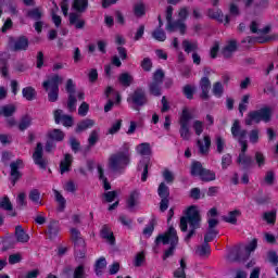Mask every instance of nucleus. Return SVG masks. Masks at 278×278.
<instances>
[{"label": "nucleus", "mask_w": 278, "mask_h": 278, "mask_svg": "<svg viewBox=\"0 0 278 278\" xmlns=\"http://www.w3.org/2000/svg\"><path fill=\"white\" fill-rule=\"evenodd\" d=\"M267 257H268V262H270V264H273V266H277L278 265L277 252L269 251L268 254H267Z\"/></svg>", "instance_id": "338daca9"}, {"label": "nucleus", "mask_w": 278, "mask_h": 278, "mask_svg": "<svg viewBox=\"0 0 278 278\" xmlns=\"http://www.w3.org/2000/svg\"><path fill=\"white\" fill-rule=\"evenodd\" d=\"M192 128L195 131V136H201L203 134V122L197 119L193 122Z\"/></svg>", "instance_id": "052dcab7"}, {"label": "nucleus", "mask_w": 278, "mask_h": 278, "mask_svg": "<svg viewBox=\"0 0 278 278\" xmlns=\"http://www.w3.org/2000/svg\"><path fill=\"white\" fill-rule=\"evenodd\" d=\"M223 92H225V88L223 87V84L220 81H217L213 85V94L215 97H223Z\"/></svg>", "instance_id": "09e8293b"}, {"label": "nucleus", "mask_w": 278, "mask_h": 278, "mask_svg": "<svg viewBox=\"0 0 278 278\" xmlns=\"http://www.w3.org/2000/svg\"><path fill=\"white\" fill-rule=\"evenodd\" d=\"M160 242L163 244L170 243L169 249L164 252L163 260L166 261L168 257H173V255H175V249H177V244H179V237L177 236L175 227L170 226L165 233L159 235L155 239V243L159 244Z\"/></svg>", "instance_id": "f03ea898"}, {"label": "nucleus", "mask_w": 278, "mask_h": 278, "mask_svg": "<svg viewBox=\"0 0 278 278\" xmlns=\"http://www.w3.org/2000/svg\"><path fill=\"white\" fill-rule=\"evenodd\" d=\"M144 261H146V256H144V252H139L136 257H135V263L134 265L137 267V268H140V266H142V264H144Z\"/></svg>", "instance_id": "bf43d9fd"}, {"label": "nucleus", "mask_w": 278, "mask_h": 278, "mask_svg": "<svg viewBox=\"0 0 278 278\" xmlns=\"http://www.w3.org/2000/svg\"><path fill=\"white\" fill-rule=\"evenodd\" d=\"M28 199L33 201V203H39V205H42V201H40V191L38 189L30 190Z\"/></svg>", "instance_id": "ea45409f"}, {"label": "nucleus", "mask_w": 278, "mask_h": 278, "mask_svg": "<svg viewBox=\"0 0 278 278\" xmlns=\"http://www.w3.org/2000/svg\"><path fill=\"white\" fill-rule=\"evenodd\" d=\"M195 90H197V88H194L191 85H186L182 88V92H184L185 97H187L188 99H193L194 98Z\"/></svg>", "instance_id": "49530a36"}, {"label": "nucleus", "mask_w": 278, "mask_h": 278, "mask_svg": "<svg viewBox=\"0 0 278 278\" xmlns=\"http://www.w3.org/2000/svg\"><path fill=\"white\" fill-rule=\"evenodd\" d=\"M237 164L243 170H249V168H253L255 166V161L253 160V156H251V155L239 154V156L237 159Z\"/></svg>", "instance_id": "ddd939ff"}, {"label": "nucleus", "mask_w": 278, "mask_h": 278, "mask_svg": "<svg viewBox=\"0 0 278 278\" xmlns=\"http://www.w3.org/2000/svg\"><path fill=\"white\" fill-rule=\"evenodd\" d=\"M228 166H231V154H225L222 157V167L226 169Z\"/></svg>", "instance_id": "774afa93"}, {"label": "nucleus", "mask_w": 278, "mask_h": 278, "mask_svg": "<svg viewBox=\"0 0 278 278\" xmlns=\"http://www.w3.org/2000/svg\"><path fill=\"white\" fill-rule=\"evenodd\" d=\"M54 197L55 201L59 203L58 210L59 212H62L66 207V199H64V195H62L58 190H54Z\"/></svg>", "instance_id": "7c9ffc66"}, {"label": "nucleus", "mask_w": 278, "mask_h": 278, "mask_svg": "<svg viewBox=\"0 0 278 278\" xmlns=\"http://www.w3.org/2000/svg\"><path fill=\"white\" fill-rule=\"evenodd\" d=\"M215 144L217 147V153H223V151H225V139H223V137L217 136L215 139Z\"/></svg>", "instance_id": "680f3d73"}, {"label": "nucleus", "mask_w": 278, "mask_h": 278, "mask_svg": "<svg viewBox=\"0 0 278 278\" xmlns=\"http://www.w3.org/2000/svg\"><path fill=\"white\" fill-rule=\"evenodd\" d=\"M270 123L273 121V109L265 106L261 110L251 111L245 118V125L251 126L254 123Z\"/></svg>", "instance_id": "39448f33"}, {"label": "nucleus", "mask_w": 278, "mask_h": 278, "mask_svg": "<svg viewBox=\"0 0 278 278\" xmlns=\"http://www.w3.org/2000/svg\"><path fill=\"white\" fill-rule=\"evenodd\" d=\"M9 49L14 52L27 51L29 49V38L26 36L9 37Z\"/></svg>", "instance_id": "1a4fd4ad"}, {"label": "nucleus", "mask_w": 278, "mask_h": 278, "mask_svg": "<svg viewBox=\"0 0 278 278\" xmlns=\"http://www.w3.org/2000/svg\"><path fill=\"white\" fill-rule=\"evenodd\" d=\"M74 278H86V267L79 265L74 269Z\"/></svg>", "instance_id": "603ef678"}, {"label": "nucleus", "mask_w": 278, "mask_h": 278, "mask_svg": "<svg viewBox=\"0 0 278 278\" xmlns=\"http://www.w3.org/2000/svg\"><path fill=\"white\" fill-rule=\"evenodd\" d=\"M80 16L79 13H70V25H75L76 29H84L86 21L79 20Z\"/></svg>", "instance_id": "a211bd4d"}, {"label": "nucleus", "mask_w": 278, "mask_h": 278, "mask_svg": "<svg viewBox=\"0 0 278 278\" xmlns=\"http://www.w3.org/2000/svg\"><path fill=\"white\" fill-rule=\"evenodd\" d=\"M136 201H138V192L132 191L130 193L129 199L127 200V207H129V208L136 207Z\"/></svg>", "instance_id": "4d7b16f0"}, {"label": "nucleus", "mask_w": 278, "mask_h": 278, "mask_svg": "<svg viewBox=\"0 0 278 278\" xmlns=\"http://www.w3.org/2000/svg\"><path fill=\"white\" fill-rule=\"evenodd\" d=\"M127 102L132 105L134 110H139V108H142L149 103V98H147V92H144V89L139 87L128 96Z\"/></svg>", "instance_id": "6e6552de"}, {"label": "nucleus", "mask_w": 278, "mask_h": 278, "mask_svg": "<svg viewBox=\"0 0 278 278\" xmlns=\"http://www.w3.org/2000/svg\"><path fill=\"white\" fill-rule=\"evenodd\" d=\"M164 77H165L164 71L163 70H156L153 74L152 83L162 85V84H164Z\"/></svg>", "instance_id": "79ce46f5"}, {"label": "nucleus", "mask_w": 278, "mask_h": 278, "mask_svg": "<svg viewBox=\"0 0 278 278\" xmlns=\"http://www.w3.org/2000/svg\"><path fill=\"white\" fill-rule=\"evenodd\" d=\"M123 126V119H117L112 126L109 128L108 134L114 136V134H118L121 131V127Z\"/></svg>", "instance_id": "c03bdc74"}, {"label": "nucleus", "mask_w": 278, "mask_h": 278, "mask_svg": "<svg viewBox=\"0 0 278 278\" xmlns=\"http://www.w3.org/2000/svg\"><path fill=\"white\" fill-rule=\"evenodd\" d=\"M182 48L185 49L186 53H191V51H197L199 49V43L190 42V40L185 39L182 41Z\"/></svg>", "instance_id": "473e14b6"}, {"label": "nucleus", "mask_w": 278, "mask_h": 278, "mask_svg": "<svg viewBox=\"0 0 278 278\" xmlns=\"http://www.w3.org/2000/svg\"><path fill=\"white\" fill-rule=\"evenodd\" d=\"M191 175L193 177H200L201 181H216V173L212 169L203 167V164L199 161H194L191 164Z\"/></svg>", "instance_id": "423d86ee"}, {"label": "nucleus", "mask_w": 278, "mask_h": 278, "mask_svg": "<svg viewBox=\"0 0 278 278\" xmlns=\"http://www.w3.org/2000/svg\"><path fill=\"white\" fill-rule=\"evenodd\" d=\"M71 233H72V240L74 242V247L78 244L79 247H84L86 241L84 240V238H81V232L77 228H72Z\"/></svg>", "instance_id": "4be33fe9"}, {"label": "nucleus", "mask_w": 278, "mask_h": 278, "mask_svg": "<svg viewBox=\"0 0 278 278\" xmlns=\"http://www.w3.org/2000/svg\"><path fill=\"white\" fill-rule=\"evenodd\" d=\"M188 224L190 230L185 237V242H190V240L197 236V229H201V212H199L194 205L189 206L186 211V215L180 217V231L186 233V231H188Z\"/></svg>", "instance_id": "f257e3e1"}, {"label": "nucleus", "mask_w": 278, "mask_h": 278, "mask_svg": "<svg viewBox=\"0 0 278 278\" xmlns=\"http://www.w3.org/2000/svg\"><path fill=\"white\" fill-rule=\"evenodd\" d=\"M152 37L159 42H164V40H166V33L162 28H157L152 31Z\"/></svg>", "instance_id": "a19ab883"}, {"label": "nucleus", "mask_w": 278, "mask_h": 278, "mask_svg": "<svg viewBox=\"0 0 278 278\" xmlns=\"http://www.w3.org/2000/svg\"><path fill=\"white\" fill-rule=\"evenodd\" d=\"M264 181L267 186H273L275 184V172L268 170L265 175Z\"/></svg>", "instance_id": "0e129e2a"}, {"label": "nucleus", "mask_w": 278, "mask_h": 278, "mask_svg": "<svg viewBox=\"0 0 278 278\" xmlns=\"http://www.w3.org/2000/svg\"><path fill=\"white\" fill-rule=\"evenodd\" d=\"M74 249L79 260H84V257H86V243H84V245H74Z\"/></svg>", "instance_id": "8fccbe9b"}, {"label": "nucleus", "mask_w": 278, "mask_h": 278, "mask_svg": "<svg viewBox=\"0 0 278 278\" xmlns=\"http://www.w3.org/2000/svg\"><path fill=\"white\" fill-rule=\"evenodd\" d=\"M195 253H197L200 257H205V255H210V253H211L210 243L204 242V244H202L200 248H198V250L195 251Z\"/></svg>", "instance_id": "58836bf2"}, {"label": "nucleus", "mask_w": 278, "mask_h": 278, "mask_svg": "<svg viewBox=\"0 0 278 278\" xmlns=\"http://www.w3.org/2000/svg\"><path fill=\"white\" fill-rule=\"evenodd\" d=\"M73 8L81 14L88 10V0H74Z\"/></svg>", "instance_id": "cd10ccee"}, {"label": "nucleus", "mask_w": 278, "mask_h": 278, "mask_svg": "<svg viewBox=\"0 0 278 278\" xmlns=\"http://www.w3.org/2000/svg\"><path fill=\"white\" fill-rule=\"evenodd\" d=\"M42 155H43L42 143L38 142L35 148V152L33 153V160H34L35 164H37V166H39L40 168H42L45 170L47 168L48 162L46 161L45 157H42Z\"/></svg>", "instance_id": "9d476101"}, {"label": "nucleus", "mask_w": 278, "mask_h": 278, "mask_svg": "<svg viewBox=\"0 0 278 278\" xmlns=\"http://www.w3.org/2000/svg\"><path fill=\"white\" fill-rule=\"evenodd\" d=\"M254 160L258 166V168H262L264 164H266V156H264V153L262 152H255Z\"/></svg>", "instance_id": "3c124183"}, {"label": "nucleus", "mask_w": 278, "mask_h": 278, "mask_svg": "<svg viewBox=\"0 0 278 278\" xmlns=\"http://www.w3.org/2000/svg\"><path fill=\"white\" fill-rule=\"evenodd\" d=\"M241 131H242V129L240 126V121L236 119L231 127V134H232L233 138H238V136Z\"/></svg>", "instance_id": "13d9d810"}, {"label": "nucleus", "mask_w": 278, "mask_h": 278, "mask_svg": "<svg viewBox=\"0 0 278 278\" xmlns=\"http://www.w3.org/2000/svg\"><path fill=\"white\" fill-rule=\"evenodd\" d=\"M90 127H94V121L92 119H84L77 124L76 134H80V131H86V129H90Z\"/></svg>", "instance_id": "393cba45"}, {"label": "nucleus", "mask_w": 278, "mask_h": 278, "mask_svg": "<svg viewBox=\"0 0 278 278\" xmlns=\"http://www.w3.org/2000/svg\"><path fill=\"white\" fill-rule=\"evenodd\" d=\"M149 90L153 97H162V84L152 81L149 84Z\"/></svg>", "instance_id": "c756f323"}, {"label": "nucleus", "mask_w": 278, "mask_h": 278, "mask_svg": "<svg viewBox=\"0 0 278 278\" xmlns=\"http://www.w3.org/2000/svg\"><path fill=\"white\" fill-rule=\"evenodd\" d=\"M0 208L5 210V212H12L13 206L10 198L8 195L3 197L0 201Z\"/></svg>", "instance_id": "4c0bfd02"}, {"label": "nucleus", "mask_w": 278, "mask_h": 278, "mask_svg": "<svg viewBox=\"0 0 278 278\" xmlns=\"http://www.w3.org/2000/svg\"><path fill=\"white\" fill-rule=\"evenodd\" d=\"M98 173H99V179L103 180L104 190H112V185H110V181H108V178L103 174V167L101 165H98Z\"/></svg>", "instance_id": "c9c22d12"}, {"label": "nucleus", "mask_w": 278, "mask_h": 278, "mask_svg": "<svg viewBox=\"0 0 278 278\" xmlns=\"http://www.w3.org/2000/svg\"><path fill=\"white\" fill-rule=\"evenodd\" d=\"M192 113H190L188 108H185L178 121L180 125L179 134L182 140H190L192 136V132L190 131V122L192 121Z\"/></svg>", "instance_id": "0eeeda50"}, {"label": "nucleus", "mask_w": 278, "mask_h": 278, "mask_svg": "<svg viewBox=\"0 0 278 278\" xmlns=\"http://www.w3.org/2000/svg\"><path fill=\"white\" fill-rule=\"evenodd\" d=\"M54 121L56 125L63 123L64 127H73V116L64 115V111L60 109L54 111Z\"/></svg>", "instance_id": "f8f14e48"}, {"label": "nucleus", "mask_w": 278, "mask_h": 278, "mask_svg": "<svg viewBox=\"0 0 278 278\" xmlns=\"http://www.w3.org/2000/svg\"><path fill=\"white\" fill-rule=\"evenodd\" d=\"M22 94L24 97V99H26V101H34V99H36V89H34V87H25L22 90Z\"/></svg>", "instance_id": "c85d7f7f"}, {"label": "nucleus", "mask_w": 278, "mask_h": 278, "mask_svg": "<svg viewBox=\"0 0 278 278\" xmlns=\"http://www.w3.org/2000/svg\"><path fill=\"white\" fill-rule=\"evenodd\" d=\"M45 233L48 236L49 240H53V238H56L58 233H60V224L55 220L50 222Z\"/></svg>", "instance_id": "f3484780"}, {"label": "nucleus", "mask_w": 278, "mask_h": 278, "mask_svg": "<svg viewBox=\"0 0 278 278\" xmlns=\"http://www.w3.org/2000/svg\"><path fill=\"white\" fill-rule=\"evenodd\" d=\"M62 81H64V79L60 77V75H54L43 81V89L48 92V100L51 103H55V101H58L60 96V84H62Z\"/></svg>", "instance_id": "20e7f679"}, {"label": "nucleus", "mask_w": 278, "mask_h": 278, "mask_svg": "<svg viewBox=\"0 0 278 278\" xmlns=\"http://www.w3.org/2000/svg\"><path fill=\"white\" fill-rule=\"evenodd\" d=\"M70 144L74 153H77L81 149V143L75 137L70 138Z\"/></svg>", "instance_id": "5fc2aeb1"}, {"label": "nucleus", "mask_w": 278, "mask_h": 278, "mask_svg": "<svg viewBox=\"0 0 278 278\" xmlns=\"http://www.w3.org/2000/svg\"><path fill=\"white\" fill-rule=\"evenodd\" d=\"M103 197H104L106 203H112L116 199V197H118V192L117 191H108V192L103 193Z\"/></svg>", "instance_id": "e2e57ef3"}, {"label": "nucleus", "mask_w": 278, "mask_h": 278, "mask_svg": "<svg viewBox=\"0 0 278 278\" xmlns=\"http://www.w3.org/2000/svg\"><path fill=\"white\" fill-rule=\"evenodd\" d=\"M131 162V153H129V148L125 151H118L109 157L108 166L113 173H119L125 170L129 163Z\"/></svg>", "instance_id": "7ed1b4c3"}, {"label": "nucleus", "mask_w": 278, "mask_h": 278, "mask_svg": "<svg viewBox=\"0 0 278 278\" xmlns=\"http://www.w3.org/2000/svg\"><path fill=\"white\" fill-rule=\"evenodd\" d=\"M208 16L210 18H214L215 21H218L219 23H223L224 18H225V15H223V11L220 10H213V9H210L208 10Z\"/></svg>", "instance_id": "e433bc0d"}, {"label": "nucleus", "mask_w": 278, "mask_h": 278, "mask_svg": "<svg viewBox=\"0 0 278 278\" xmlns=\"http://www.w3.org/2000/svg\"><path fill=\"white\" fill-rule=\"evenodd\" d=\"M157 192L161 199H168V197H170V190L168 189V186H166L165 182L160 184Z\"/></svg>", "instance_id": "f704fd0d"}, {"label": "nucleus", "mask_w": 278, "mask_h": 278, "mask_svg": "<svg viewBox=\"0 0 278 278\" xmlns=\"http://www.w3.org/2000/svg\"><path fill=\"white\" fill-rule=\"evenodd\" d=\"M141 68L146 71V73H149L151 68H153V62L149 58H144L141 61Z\"/></svg>", "instance_id": "6e6d98bb"}, {"label": "nucleus", "mask_w": 278, "mask_h": 278, "mask_svg": "<svg viewBox=\"0 0 278 278\" xmlns=\"http://www.w3.org/2000/svg\"><path fill=\"white\" fill-rule=\"evenodd\" d=\"M138 151L140 155H149L151 153V147L149 146V143H141L138 147Z\"/></svg>", "instance_id": "69168bd1"}, {"label": "nucleus", "mask_w": 278, "mask_h": 278, "mask_svg": "<svg viewBox=\"0 0 278 278\" xmlns=\"http://www.w3.org/2000/svg\"><path fill=\"white\" fill-rule=\"evenodd\" d=\"M228 262L232 263L233 262H242V258L240 257V251L233 250L231 251L228 256H227Z\"/></svg>", "instance_id": "de8ad7c7"}, {"label": "nucleus", "mask_w": 278, "mask_h": 278, "mask_svg": "<svg viewBox=\"0 0 278 278\" xmlns=\"http://www.w3.org/2000/svg\"><path fill=\"white\" fill-rule=\"evenodd\" d=\"M23 166L25 165L21 159H17L15 162L10 164L13 186H16V181L23 177V174L18 170V168H23Z\"/></svg>", "instance_id": "9b49d317"}, {"label": "nucleus", "mask_w": 278, "mask_h": 278, "mask_svg": "<svg viewBox=\"0 0 278 278\" xmlns=\"http://www.w3.org/2000/svg\"><path fill=\"white\" fill-rule=\"evenodd\" d=\"M64 131L58 128H54L48 132V138L50 140H55V142H62V140H64Z\"/></svg>", "instance_id": "5701e85b"}, {"label": "nucleus", "mask_w": 278, "mask_h": 278, "mask_svg": "<svg viewBox=\"0 0 278 278\" xmlns=\"http://www.w3.org/2000/svg\"><path fill=\"white\" fill-rule=\"evenodd\" d=\"M15 238L16 242H29V235L25 232V229H23V226H16L15 227Z\"/></svg>", "instance_id": "412c9836"}, {"label": "nucleus", "mask_w": 278, "mask_h": 278, "mask_svg": "<svg viewBox=\"0 0 278 278\" xmlns=\"http://www.w3.org/2000/svg\"><path fill=\"white\" fill-rule=\"evenodd\" d=\"M217 236H218V230L207 229L204 236V242L210 244V242H212V240H214V238H216Z\"/></svg>", "instance_id": "864d4df0"}, {"label": "nucleus", "mask_w": 278, "mask_h": 278, "mask_svg": "<svg viewBox=\"0 0 278 278\" xmlns=\"http://www.w3.org/2000/svg\"><path fill=\"white\" fill-rule=\"evenodd\" d=\"M263 220H266L268 225H275L277 220V211L265 212L263 214Z\"/></svg>", "instance_id": "2f4dec72"}, {"label": "nucleus", "mask_w": 278, "mask_h": 278, "mask_svg": "<svg viewBox=\"0 0 278 278\" xmlns=\"http://www.w3.org/2000/svg\"><path fill=\"white\" fill-rule=\"evenodd\" d=\"M72 165L73 156L71 154H65L64 160L60 163L61 175H64V173H68Z\"/></svg>", "instance_id": "aec40b11"}, {"label": "nucleus", "mask_w": 278, "mask_h": 278, "mask_svg": "<svg viewBox=\"0 0 278 278\" xmlns=\"http://www.w3.org/2000/svg\"><path fill=\"white\" fill-rule=\"evenodd\" d=\"M67 110L70 112H75V110H77V98H75V94H70L68 96Z\"/></svg>", "instance_id": "37998d69"}, {"label": "nucleus", "mask_w": 278, "mask_h": 278, "mask_svg": "<svg viewBox=\"0 0 278 278\" xmlns=\"http://www.w3.org/2000/svg\"><path fill=\"white\" fill-rule=\"evenodd\" d=\"M16 112V106L14 104H7L0 108V115L5 116V118H10V116H14Z\"/></svg>", "instance_id": "b1692460"}, {"label": "nucleus", "mask_w": 278, "mask_h": 278, "mask_svg": "<svg viewBox=\"0 0 278 278\" xmlns=\"http://www.w3.org/2000/svg\"><path fill=\"white\" fill-rule=\"evenodd\" d=\"M117 81L123 86V88H129L134 84V76L129 73L119 74Z\"/></svg>", "instance_id": "6ab92c4d"}, {"label": "nucleus", "mask_w": 278, "mask_h": 278, "mask_svg": "<svg viewBox=\"0 0 278 278\" xmlns=\"http://www.w3.org/2000/svg\"><path fill=\"white\" fill-rule=\"evenodd\" d=\"M100 236L101 238H103V240H106L109 244H112V245L116 244V237H114V232L112 231L110 226L103 225L100 231Z\"/></svg>", "instance_id": "2eb2a0df"}, {"label": "nucleus", "mask_w": 278, "mask_h": 278, "mask_svg": "<svg viewBox=\"0 0 278 278\" xmlns=\"http://www.w3.org/2000/svg\"><path fill=\"white\" fill-rule=\"evenodd\" d=\"M200 88L202 90L200 99L202 101H210V88H212V83L210 81V78L202 77L200 80Z\"/></svg>", "instance_id": "4468645a"}, {"label": "nucleus", "mask_w": 278, "mask_h": 278, "mask_svg": "<svg viewBox=\"0 0 278 278\" xmlns=\"http://www.w3.org/2000/svg\"><path fill=\"white\" fill-rule=\"evenodd\" d=\"M240 211L235 210L228 213V216H223L225 223H230V225H236L238 223V216H240Z\"/></svg>", "instance_id": "bb28decb"}, {"label": "nucleus", "mask_w": 278, "mask_h": 278, "mask_svg": "<svg viewBox=\"0 0 278 278\" xmlns=\"http://www.w3.org/2000/svg\"><path fill=\"white\" fill-rule=\"evenodd\" d=\"M108 266V262L105 261V257H100L96 262V275H101V270Z\"/></svg>", "instance_id": "a18cd8bd"}, {"label": "nucleus", "mask_w": 278, "mask_h": 278, "mask_svg": "<svg viewBox=\"0 0 278 278\" xmlns=\"http://www.w3.org/2000/svg\"><path fill=\"white\" fill-rule=\"evenodd\" d=\"M197 144L199 147V153L200 155H207L210 153V147H212V139L210 138L208 135L204 136V144L201 139L197 140Z\"/></svg>", "instance_id": "dca6fc26"}, {"label": "nucleus", "mask_w": 278, "mask_h": 278, "mask_svg": "<svg viewBox=\"0 0 278 278\" xmlns=\"http://www.w3.org/2000/svg\"><path fill=\"white\" fill-rule=\"evenodd\" d=\"M26 16L38 22L42 18V10L40 8L30 9L26 12Z\"/></svg>", "instance_id": "a878e982"}, {"label": "nucleus", "mask_w": 278, "mask_h": 278, "mask_svg": "<svg viewBox=\"0 0 278 278\" xmlns=\"http://www.w3.org/2000/svg\"><path fill=\"white\" fill-rule=\"evenodd\" d=\"M30 125H31V116L26 114L22 116L18 124V129L20 131H25V129H27V127H29Z\"/></svg>", "instance_id": "72a5a7b5"}]
</instances>
